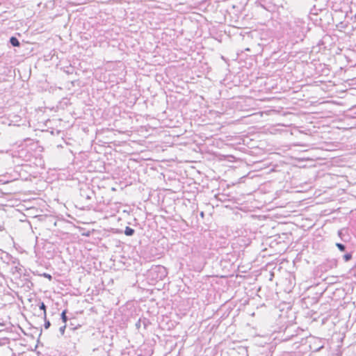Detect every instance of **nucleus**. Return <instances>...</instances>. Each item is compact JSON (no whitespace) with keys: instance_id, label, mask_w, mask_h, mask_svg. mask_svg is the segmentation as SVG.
Returning a JSON list of instances; mask_svg holds the SVG:
<instances>
[{"instance_id":"1","label":"nucleus","mask_w":356,"mask_h":356,"mask_svg":"<svg viewBox=\"0 0 356 356\" xmlns=\"http://www.w3.org/2000/svg\"><path fill=\"white\" fill-rule=\"evenodd\" d=\"M304 26L305 22L300 19H295L293 22H289L290 29L298 36L303 32Z\"/></svg>"},{"instance_id":"2","label":"nucleus","mask_w":356,"mask_h":356,"mask_svg":"<svg viewBox=\"0 0 356 356\" xmlns=\"http://www.w3.org/2000/svg\"><path fill=\"white\" fill-rule=\"evenodd\" d=\"M151 272L159 273L160 275H159L160 280H161L163 277H165L166 274H167L165 268L162 266H156L155 267H153L151 269Z\"/></svg>"},{"instance_id":"3","label":"nucleus","mask_w":356,"mask_h":356,"mask_svg":"<svg viewBox=\"0 0 356 356\" xmlns=\"http://www.w3.org/2000/svg\"><path fill=\"white\" fill-rule=\"evenodd\" d=\"M135 232V230L130 227H126L124 230V234L128 236H133Z\"/></svg>"},{"instance_id":"4","label":"nucleus","mask_w":356,"mask_h":356,"mask_svg":"<svg viewBox=\"0 0 356 356\" xmlns=\"http://www.w3.org/2000/svg\"><path fill=\"white\" fill-rule=\"evenodd\" d=\"M10 42L13 47H19L20 44L17 38L13 36L10 38Z\"/></svg>"},{"instance_id":"5","label":"nucleus","mask_w":356,"mask_h":356,"mask_svg":"<svg viewBox=\"0 0 356 356\" xmlns=\"http://www.w3.org/2000/svg\"><path fill=\"white\" fill-rule=\"evenodd\" d=\"M39 307H40V309L43 311L44 318H46L47 312H46V306H45L44 303L43 302H40Z\"/></svg>"},{"instance_id":"6","label":"nucleus","mask_w":356,"mask_h":356,"mask_svg":"<svg viewBox=\"0 0 356 356\" xmlns=\"http://www.w3.org/2000/svg\"><path fill=\"white\" fill-rule=\"evenodd\" d=\"M336 245L340 251L344 252L346 250L345 245H343L342 243H336Z\"/></svg>"},{"instance_id":"7","label":"nucleus","mask_w":356,"mask_h":356,"mask_svg":"<svg viewBox=\"0 0 356 356\" xmlns=\"http://www.w3.org/2000/svg\"><path fill=\"white\" fill-rule=\"evenodd\" d=\"M343 260L346 262H347V261H350L352 259V254L350 253H347V254L343 255Z\"/></svg>"},{"instance_id":"8","label":"nucleus","mask_w":356,"mask_h":356,"mask_svg":"<svg viewBox=\"0 0 356 356\" xmlns=\"http://www.w3.org/2000/svg\"><path fill=\"white\" fill-rule=\"evenodd\" d=\"M61 318H62V320H63V323H65L67 322V316H66V311H65V310H64V311L62 312V314H61Z\"/></svg>"},{"instance_id":"9","label":"nucleus","mask_w":356,"mask_h":356,"mask_svg":"<svg viewBox=\"0 0 356 356\" xmlns=\"http://www.w3.org/2000/svg\"><path fill=\"white\" fill-rule=\"evenodd\" d=\"M50 325H51V323H50L49 321L47 320V318H44V329L47 330V329L49 328Z\"/></svg>"},{"instance_id":"10","label":"nucleus","mask_w":356,"mask_h":356,"mask_svg":"<svg viewBox=\"0 0 356 356\" xmlns=\"http://www.w3.org/2000/svg\"><path fill=\"white\" fill-rule=\"evenodd\" d=\"M65 328H66V325H64L63 326H62V327H60L59 328V331H60V334H61L62 335H63V334H64V333H65Z\"/></svg>"},{"instance_id":"11","label":"nucleus","mask_w":356,"mask_h":356,"mask_svg":"<svg viewBox=\"0 0 356 356\" xmlns=\"http://www.w3.org/2000/svg\"><path fill=\"white\" fill-rule=\"evenodd\" d=\"M44 277H47V278H48L49 280L51 279V276L49 274H47V273H44Z\"/></svg>"},{"instance_id":"12","label":"nucleus","mask_w":356,"mask_h":356,"mask_svg":"<svg viewBox=\"0 0 356 356\" xmlns=\"http://www.w3.org/2000/svg\"><path fill=\"white\" fill-rule=\"evenodd\" d=\"M15 270L16 271H17L18 273H19V271L21 270V268H19L17 266L15 267Z\"/></svg>"},{"instance_id":"13","label":"nucleus","mask_w":356,"mask_h":356,"mask_svg":"<svg viewBox=\"0 0 356 356\" xmlns=\"http://www.w3.org/2000/svg\"><path fill=\"white\" fill-rule=\"evenodd\" d=\"M338 234H339V236L340 237H341V236H342V230H339V231L338 232Z\"/></svg>"},{"instance_id":"14","label":"nucleus","mask_w":356,"mask_h":356,"mask_svg":"<svg viewBox=\"0 0 356 356\" xmlns=\"http://www.w3.org/2000/svg\"><path fill=\"white\" fill-rule=\"evenodd\" d=\"M200 216H201L202 218H204V212H203V211H201V212H200Z\"/></svg>"},{"instance_id":"15","label":"nucleus","mask_w":356,"mask_h":356,"mask_svg":"<svg viewBox=\"0 0 356 356\" xmlns=\"http://www.w3.org/2000/svg\"><path fill=\"white\" fill-rule=\"evenodd\" d=\"M139 323H140V322H138V323H136V326H139Z\"/></svg>"}]
</instances>
